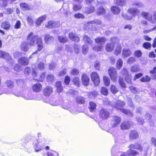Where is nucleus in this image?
<instances>
[{
  "instance_id": "obj_17",
  "label": "nucleus",
  "mask_w": 156,
  "mask_h": 156,
  "mask_svg": "<svg viewBox=\"0 0 156 156\" xmlns=\"http://www.w3.org/2000/svg\"><path fill=\"white\" fill-rule=\"evenodd\" d=\"M19 63L23 66L27 65L29 62V60L25 57H22L18 60Z\"/></svg>"
},
{
  "instance_id": "obj_15",
  "label": "nucleus",
  "mask_w": 156,
  "mask_h": 156,
  "mask_svg": "<svg viewBox=\"0 0 156 156\" xmlns=\"http://www.w3.org/2000/svg\"><path fill=\"white\" fill-rule=\"evenodd\" d=\"M53 92L52 87L48 86L43 90V93L44 95L46 97L49 96Z\"/></svg>"
},
{
  "instance_id": "obj_64",
  "label": "nucleus",
  "mask_w": 156,
  "mask_h": 156,
  "mask_svg": "<svg viewBox=\"0 0 156 156\" xmlns=\"http://www.w3.org/2000/svg\"><path fill=\"white\" fill-rule=\"evenodd\" d=\"M27 20L28 22L29 25L30 26H31L34 23V21L31 17H28L27 18Z\"/></svg>"
},
{
  "instance_id": "obj_25",
  "label": "nucleus",
  "mask_w": 156,
  "mask_h": 156,
  "mask_svg": "<svg viewBox=\"0 0 156 156\" xmlns=\"http://www.w3.org/2000/svg\"><path fill=\"white\" fill-rule=\"evenodd\" d=\"M96 105L93 101H90L89 103V108L90 112H94L96 110Z\"/></svg>"
},
{
  "instance_id": "obj_37",
  "label": "nucleus",
  "mask_w": 156,
  "mask_h": 156,
  "mask_svg": "<svg viewBox=\"0 0 156 156\" xmlns=\"http://www.w3.org/2000/svg\"><path fill=\"white\" fill-rule=\"evenodd\" d=\"M76 101L77 103L79 104H83L85 102L84 98L82 97L79 96L76 98Z\"/></svg>"
},
{
  "instance_id": "obj_50",
  "label": "nucleus",
  "mask_w": 156,
  "mask_h": 156,
  "mask_svg": "<svg viewBox=\"0 0 156 156\" xmlns=\"http://www.w3.org/2000/svg\"><path fill=\"white\" fill-rule=\"evenodd\" d=\"M101 94L105 96L107 95L108 94V90L105 87H102L101 90Z\"/></svg>"
},
{
  "instance_id": "obj_52",
  "label": "nucleus",
  "mask_w": 156,
  "mask_h": 156,
  "mask_svg": "<svg viewBox=\"0 0 156 156\" xmlns=\"http://www.w3.org/2000/svg\"><path fill=\"white\" fill-rule=\"evenodd\" d=\"M131 71L132 72H137L139 71V68L137 65H134L131 67Z\"/></svg>"
},
{
  "instance_id": "obj_54",
  "label": "nucleus",
  "mask_w": 156,
  "mask_h": 156,
  "mask_svg": "<svg viewBox=\"0 0 156 156\" xmlns=\"http://www.w3.org/2000/svg\"><path fill=\"white\" fill-rule=\"evenodd\" d=\"M123 62L121 58L118 59L117 62V67L118 69H119L122 66Z\"/></svg>"
},
{
  "instance_id": "obj_40",
  "label": "nucleus",
  "mask_w": 156,
  "mask_h": 156,
  "mask_svg": "<svg viewBox=\"0 0 156 156\" xmlns=\"http://www.w3.org/2000/svg\"><path fill=\"white\" fill-rule=\"evenodd\" d=\"M132 5L137 8H141L143 7V4L140 1H136L132 3Z\"/></svg>"
},
{
  "instance_id": "obj_41",
  "label": "nucleus",
  "mask_w": 156,
  "mask_h": 156,
  "mask_svg": "<svg viewBox=\"0 0 156 156\" xmlns=\"http://www.w3.org/2000/svg\"><path fill=\"white\" fill-rule=\"evenodd\" d=\"M104 83L105 85L106 86H108L110 83V79L108 77L106 76H104L103 77Z\"/></svg>"
},
{
  "instance_id": "obj_44",
  "label": "nucleus",
  "mask_w": 156,
  "mask_h": 156,
  "mask_svg": "<svg viewBox=\"0 0 156 156\" xmlns=\"http://www.w3.org/2000/svg\"><path fill=\"white\" fill-rule=\"evenodd\" d=\"M58 38L59 41L61 43H65L67 42L68 40L67 37L62 36H58Z\"/></svg>"
},
{
  "instance_id": "obj_39",
  "label": "nucleus",
  "mask_w": 156,
  "mask_h": 156,
  "mask_svg": "<svg viewBox=\"0 0 156 156\" xmlns=\"http://www.w3.org/2000/svg\"><path fill=\"white\" fill-rule=\"evenodd\" d=\"M23 97L26 100H31L32 98L31 93L28 91H27V93L23 95Z\"/></svg>"
},
{
  "instance_id": "obj_5",
  "label": "nucleus",
  "mask_w": 156,
  "mask_h": 156,
  "mask_svg": "<svg viewBox=\"0 0 156 156\" xmlns=\"http://www.w3.org/2000/svg\"><path fill=\"white\" fill-rule=\"evenodd\" d=\"M110 113L109 111L105 108H101L99 111L100 118L103 119H106L109 116Z\"/></svg>"
},
{
  "instance_id": "obj_56",
  "label": "nucleus",
  "mask_w": 156,
  "mask_h": 156,
  "mask_svg": "<svg viewBox=\"0 0 156 156\" xmlns=\"http://www.w3.org/2000/svg\"><path fill=\"white\" fill-rule=\"evenodd\" d=\"M38 67L40 70H42L44 69V64L43 62H40L38 65Z\"/></svg>"
},
{
  "instance_id": "obj_23",
  "label": "nucleus",
  "mask_w": 156,
  "mask_h": 156,
  "mask_svg": "<svg viewBox=\"0 0 156 156\" xmlns=\"http://www.w3.org/2000/svg\"><path fill=\"white\" fill-rule=\"evenodd\" d=\"M111 10L114 14H118L120 13V9L117 6H113L111 8Z\"/></svg>"
},
{
  "instance_id": "obj_4",
  "label": "nucleus",
  "mask_w": 156,
  "mask_h": 156,
  "mask_svg": "<svg viewBox=\"0 0 156 156\" xmlns=\"http://www.w3.org/2000/svg\"><path fill=\"white\" fill-rule=\"evenodd\" d=\"M91 79L95 86H98L100 83L99 76L97 73L93 72L91 75Z\"/></svg>"
},
{
  "instance_id": "obj_33",
  "label": "nucleus",
  "mask_w": 156,
  "mask_h": 156,
  "mask_svg": "<svg viewBox=\"0 0 156 156\" xmlns=\"http://www.w3.org/2000/svg\"><path fill=\"white\" fill-rule=\"evenodd\" d=\"M127 154L129 156H135L139 154V153L136 151L129 149L126 152Z\"/></svg>"
},
{
  "instance_id": "obj_3",
  "label": "nucleus",
  "mask_w": 156,
  "mask_h": 156,
  "mask_svg": "<svg viewBox=\"0 0 156 156\" xmlns=\"http://www.w3.org/2000/svg\"><path fill=\"white\" fill-rule=\"evenodd\" d=\"M33 33L31 32L27 37V41L30 46H34L36 44L39 38L41 37L37 35L33 36Z\"/></svg>"
},
{
  "instance_id": "obj_58",
  "label": "nucleus",
  "mask_w": 156,
  "mask_h": 156,
  "mask_svg": "<svg viewBox=\"0 0 156 156\" xmlns=\"http://www.w3.org/2000/svg\"><path fill=\"white\" fill-rule=\"evenodd\" d=\"M70 81V79L69 76H66L64 79V83L65 84L68 85H69Z\"/></svg>"
},
{
  "instance_id": "obj_47",
  "label": "nucleus",
  "mask_w": 156,
  "mask_h": 156,
  "mask_svg": "<svg viewBox=\"0 0 156 156\" xmlns=\"http://www.w3.org/2000/svg\"><path fill=\"white\" fill-rule=\"evenodd\" d=\"M126 2V0H116L115 3L118 5L122 6L125 5Z\"/></svg>"
},
{
  "instance_id": "obj_10",
  "label": "nucleus",
  "mask_w": 156,
  "mask_h": 156,
  "mask_svg": "<svg viewBox=\"0 0 156 156\" xmlns=\"http://www.w3.org/2000/svg\"><path fill=\"white\" fill-rule=\"evenodd\" d=\"M121 118L117 116L113 117L112 121V127H115L117 126L121 121Z\"/></svg>"
},
{
  "instance_id": "obj_55",
  "label": "nucleus",
  "mask_w": 156,
  "mask_h": 156,
  "mask_svg": "<svg viewBox=\"0 0 156 156\" xmlns=\"http://www.w3.org/2000/svg\"><path fill=\"white\" fill-rule=\"evenodd\" d=\"M121 72L124 77L129 75L128 71L126 68L123 69Z\"/></svg>"
},
{
  "instance_id": "obj_30",
  "label": "nucleus",
  "mask_w": 156,
  "mask_h": 156,
  "mask_svg": "<svg viewBox=\"0 0 156 156\" xmlns=\"http://www.w3.org/2000/svg\"><path fill=\"white\" fill-rule=\"evenodd\" d=\"M55 86L56 87L57 92L58 93L61 92L63 90L61 82L60 81L57 82L55 83Z\"/></svg>"
},
{
  "instance_id": "obj_34",
  "label": "nucleus",
  "mask_w": 156,
  "mask_h": 156,
  "mask_svg": "<svg viewBox=\"0 0 156 156\" xmlns=\"http://www.w3.org/2000/svg\"><path fill=\"white\" fill-rule=\"evenodd\" d=\"M21 49L24 51H27L29 49V44L26 42H23L21 45Z\"/></svg>"
},
{
  "instance_id": "obj_53",
  "label": "nucleus",
  "mask_w": 156,
  "mask_h": 156,
  "mask_svg": "<svg viewBox=\"0 0 156 156\" xmlns=\"http://www.w3.org/2000/svg\"><path fill=\"white\" fill-rule=\"evenodd\" d=\"M134 55L137 58L140 57L142 55V53L140 50L136 51L134 53Z\"/></svg>"
},
{
  "instance_id": "obj_32",
  "label": "nucleus",
  "mask_w": 156,
  "mask_h": 156,
  "mask_svg": "<svg viewBox=\"0 0 156 156\" xmlns=\"http://www.w3.org/2000/svg\"><path fill=\"white\" fill-rule=\"evenodd\" d=\"M10 24L8 21L2 23L1 24V27L5 30H8L10 29Z\"/></svg>"
},
{
  "instance_id": "obj_51",
  "label": "nucleus",
  "mask_w": 156,
  "mask_h": 156,
  "mask_svg": "<svg viewBox=\"0 0 156 156\" xmlns=\"http://www.w3.org/2000/svg\"><path fill=\"white\" fill-rule=\"evenodd\" d=\"M103 45H96L93 48V49L95 51H101Z\"/></svg>"
},
{
  "instance_id": "obj_13",
  "label": "nucleus",
  "mask_w": 156,
  "mask_h": 156,
  "mask_svg": "<svg viewBox=\"0 0 156 156\" xmlns=\"http://www.w3.org/2000/svg\"><path fill=\"white\" fill-rule=\"evenodd\" d=\"M128 12L130 14L132 15L133 16H135L137 15L140 12L139 10L134 7L128 9Z\"/></svg>"
},
{
  "instance_id": "obj_38",
  "label": "nucleus",
  "mask_w": 156,
  "mask_h": 156,
  "mask_svg": "<svg viewBox=\"0 0 156 156\" xmlns=\"http://www.w3.org/2000/svg\"><path fill=\"white\" fill-rule=\"evenodd\" d=\"M20 6L21 9L24 10H29L30 9V7L27 3L22 2L20 4Z\"/></svg>"
},
{
  "instance_id": "obj_26",
  "label": "nucleus",
  "mask_w": 156,
  "mask_h": 156,
  "mask_svg": "<svg viewBox=\"0 0 156 156\" xmlns=\"http://www.w3.org/2000/svg\"><path fill=\"white\" fill-rule=\"evenodd\" d=\"M36 44L38 48L37 50V51L38 52V51H41L43 47L42 40L41 37L39 38Z\"/></svg>"
},
{
  "instance_id": "obj_22",
  "label": "nucleus",
  "mask_w": 156,
  "mask_h": 156,
  "mask_svg": "<svg viewBox=\"0 0 156 156\" xmlns=\"http://www.w3.org/2000/svg\"><path fill=\"white\" fill-rule=\"evenodd\" d=\"M46 18L45 15L43 16L38 18L35 21V23L37 26H40L43 20Z\"/></svg>"
},
{
  "instance_id": "obj_16",
  "label": "nucleus",
  "mask_w": 156,
  "mask_h": 156,
  "mask_svg": "<svg viewBox=\"0 0 156 156\" xmlns=\"http://www.w3.org/2000/svg\"><path fill=\"white\" fill-rule=\"evenodd\" d=\"M101 23V20H95L90 22L87 23V24L89 25H91L90 26L93 29H94L95 30H97L96 28H93V26L95 25H100Z\"/></svg>"
},
{
  "instance_id": "obj_21",
  "label": "nucleus",
  "mask_w": 156,
  "mask_h": 156,
  "mask_svg": "<svg viewBox=\"0 0 156 156\" xmlns=\"http://www.w3.org/2000/svg\"><path fill=\"white\" fill-rule=\"evenodd\" d=\"M5 84L9 88V90H11L14 87V82L10 80H7L5 82ZM6 90H8L6 89Z\"/></svg>"
},
{
  "instance_id": "obj_9",
  "label": "nucleus",
  "mask_w": 156,
  "mask_h": 156,
  "mask_svg": "<svg viewBox=\"0 0 156 156\" xmlns=\"http://www.w3.org/2000/svg\"><path fill=\"white\" fill-rule=\"evenodd\" d=\"M34 144V148L36 152H38L41 151L43 148V147L41 145V144L40 139H38L35 141Z\"/></svg>"
},
{
  "instance_id": "obj_35",
  "label": "nucleus",
  "mask_w": 156,
  "mask_h": 156,
  "mask_svg": "<svg viewBox=\"0 0 156 156\" xmlns=\"http://www.w3.org/2000/svg\"><path fill=\"white\" fill-rule=\"evenodd\" d=\"M138 136L139 135L136 131L132 130L130 133L129 136L130 139H136L137 138Z\"/></svg>"
},
{
  "instance_id": "obj_57",
  "label": "nucleus",
  "mask_w": 156,
  "mask_h": 156,
  "mask_svg": "<svg viewBox=\"0 0 156 156\" xmlns=\"http://www.w3.org/2000/svg\"><path fill=\"white\" fill-rule=\"evenodd\" d=\"M54 79V76L53 75L50 74L47 76V80L48 82H51Z\"/></svg>"
},
{
  "instance_id": "obj_20",
  "label": "nucleus",
  "mask_w": 156,
  "mask_h": 156,
  "mask_svg": "<svg viewBox=\"0 0 156 156\" xmlns=\"http://www.w3.org/2000/svg\"><path fill=\"white\" fill-rule=\"evenodd\" d=\"M42 85L39 83H36L32 87L33 91L35 92H40L41 90Z\"/></svg>"
},
{
  "instance_id": "obj_61",
  "label": "nucleus",
  "mask_w": 156,
  "mask_h": 156,
  "mask_svg": "<svg viewBox=\"0 0 156 156\" xmlns=\"http://www.w3.org/2000/svg\"><path fill=\"white\" fill-rule=\"evenodd\" d=\"M126 82L129 84H131V77L130 75L124 77Z\"/></svg>"
},
{
  "instance_id": "obj_60",
  "label": "nucleus",
  "mask_w": 156,
  "mask_h": 156,
  "mask_svg": "<svg viewBox=\"0 0 156 156\" xmlns=\"http://www.w3.org/2000/svg\"><path fill=\"white\" fill-rule=\"evenodd\" d=\"M128 103L129 105L131 108H134V106L133 104L132 99L130 98H129L128 99Z\"/></svg>"
},
{
  "instance_id": "obj_1",
  "label": "nucleus",
  "mask_w": 156,
  "mask_h": 156,
  "mask_svg": "<svg viewBox=\"0 0 156 156\" xmlns=\"http://www.w3.org/2000/svg\"><path fill=\"white\" fill-rule=\"evenodd\" d=\"M125 104L126 103L124 101L118 100L116 102H115L113 105H112V106L116 109L120 111L121 112L128 115V116L132 117L133 115V114L130 110L122 108L124 106Z\"/></svg>"
},
{
  "instance_id": "obj_45",
  "label": "nucleus",
  "mask_w": 156,
  "mask_h": 156,
  "mask_svg": "<svg viewBox=\"0 0 156 156\" xmlns=\"http://www.w3.org/2000/svg\"><path fill=\"white\" fill-rule=\"evenodd\" d=\"M142 46L146 49H150L151 47V44L150 42H146L143 44Z\"/></svg>"
},
{
  "instance_id": "obj_14",
  "label": "nucleus",
  "mask_w": 156,
  "mask_h": 156,
  "mask_svg": "<svg viewBox=\"0 0 156 156\" xmlns=\"http://www.w3.org/2000/svg\"><path fill=\"white\" fill-rule=\"evenodd\" d=\"M0 58L5 59L8 60L11 59V56L7 52L1 50L0 51Z\"/></svg>"
},
{
  "instance_id": "obj_11",
  "label": "nucleus",
  "mask_w": 156,
  "mask_h": 156,
  "mask_svg": "<svg viewBox=\"0 0 156 156\" xmlns=\"http://www.w3.org/2000/svg\"><path fill=\"white\" fill-rule=\"evenodd\" d=\"M141 16L145 19L149 21L151 23H154V21L153 20L152 16L150 15L148 12H143L141 13Z\"/></svg>"
},
{
  "instance_id": "obj_8",
  "label": "nucleus",
  "mask_w": 156,
  "mask_h": 156,
  "mask_svg": "<svg viewBox=\"0 0 156 156\" xmlns=\"http://www.w3.org/2000/svg\"><path fill=\"white\" fill-rule=\"evenodd\" d=\"M108 73L111 80L113 81H115L117 78V74L115 69L113 68H110L108 70Z\"/></svg>"
},
{
  "instance_id": "obj_36",
  "label": "nucleus",
  "mask_w": 156,
  "mask_h": 156,
  "mask_svg": "<svg viewBox=\"0 0 156 156\" xmlns=\"http://www.w3.org/2000/svg\"><path fill=\"white\" fill-rule=\"evenodd\" d=\"M95 10L94 7L91 6L89 7H86L84 10L85 12L87 14H90L93 12Z\"/></svg>"
},
{
  "instance_id": "obj_27",
  "label": "nucleus",
  "mask_w": 156,
  "mask_h": 156,
  "mask_svg": "<svg viewBox=\"0 0 156 156\" xmlns=\"http://www.w3.org/2000/svg\"><path fill=\"white\" fill-rule=\"evenodd\" d=\"M122 54L123 57L126 58L131 55V51L129 49L125 48L123 50Z\"/></svg>"
},
{
  "instance_id": "obj_6",
  "label": "nucleus",
  "mask_w": 156,
  "mask_h": 156,
  "mask_svg": "<svg viewBox=\"0 0 156 156\" xmlns=\"http://www.w3.org/2000/svg\"><path fill=\"white\" fill-rule=\"evenodd\" d=\"M59 26V23L57 21L50 20L47 22L45 25L46 27L51 29L54 28H57Z\"/></svg>"
},
{
  "instance_id": "obj_43",
  "label": "nucleus",
  "mask_w": 156,
  "mask_h": 156,
  "mask_svg": "<svg viewBox=\"0 0 156 156\" xmlns=\"http://www.w3.org/2000/svg\"><path fill=\"white\" fill-rule=\"evenodd\" d=\"M119 82L120 86L123 88H125L126 87V85L124 82L123 78L122 77H119Z\"/></svg>"
},
{
  "instance_id": "obj_18",
  "label": "nucleus",
  "mask_w": 156,
  "mask_h": 156,
  "mask_svg": "<svg viewBox=\"0 0 156 156\" xmlns=\"http://www.w3.org/2000/svg\"><path fill=\"white\" fill-rule=\"evenodd\" d=\"M130 126V122L129 121H125L121 125V129L122 130L128 129Z\"/></svg>"
},
{
  "instance_id": "obj_2",
  "label": "nucleus",
  "mask_w": 156,
  "mask_h": 156,
  "mask_svg": "<svg viewBox=\"0 0 156 156\" xmlns=\"http://www.w3.org/2000/svg\"><path fill=\"white\" fill-rule=\"evenodd\" d=\"M83 41L85 42V44L82 47V53L83 55L87 54L88 51V47L87 44L91 45L93 42L92 40L87 35H84L83 37Z\"/></svg>"
},
{
  "instance_id": "obj_28",
  "label": "nucleus",
  "mask_w": 156,
  "mask_h": 156,
  "mask_svg": "<svg viewBox=\"0 0 156 156\" xmlns=\"http://www.w3.org/2000/svg\"><path fill=\"white\" fill-rule=\"evenodd\" d=\"M115 46V43L114 42H112V43H108L106 46V49L107 51H111L113 49Z\"/></svg>"
},
{
  "instance_id": "obj_48",
  "label": "nucleus",
  "mask_w": 156,
  "mask_h": 156,
  "mask_svg": "<svg viewBox=\"0 0 156 156\" xmlns=\"http://www.w3.org/2000/svg\"><path fill=\"white\" fill-rule=\"evenodd\" d=\"M135 149L138 150L140 151H142L143 150V147L138 143L135 144Z\"/></svg>"
},
{
  "instance_id": "obj_49",
  "label": "nucleus",
  "mask_w": 156,
  "mask_h": 156,
  "mask_svg": "<svg viewBox=\"0 0 156 156\" xmlns=\"http://www.w3.org/2000/svg\"><path fill=\"white\" fill-rule=\"evenodd\" d=\"M121 47L120 45H119L116 48L115 51L114 52V54L116 55H119L121 52Z\"/></svg>"
},
{
  "instance_id": "obj_46",
  "label": "nucleus",
  "mask_w": 156,
  "mask_h": 156,
  "mask_svg": "<svg viewBox=\"0 0 156 156\" xmlns=\"http://www.w3.org/2000/svg\"><path fill=\"white\" fill-rule=\"evenodd\" d=\"M105 12V10L102 6H101L98 9L97 11V14L98 15H100L104 14Z\"/></svg>"
},
{
  "instance_id": "obj_7",
  "label": "nucleus",
  "mask_w": 156,
  "mask_h": 156,
  "mask_svg": "<svg viewBox=\"0 0 156 156\" xmlns=\"http://www.w3.org/2000/svg\"><path fill=\"white\" fill-rule=\"evenodd\" d=\"M16 82L17 86L20 88L24 89L27 88V85L24 79H16Z\"/></svg>"
},
{
  "instance_id": "obj_29",
  "label": "nucleus",
  "mask_w": 156,
  "mask_h": 156,
  "mask_svg": "<svg viewBox=\"0 0 156 156\" xmlns=\"http://www.w3.org/2000/svg\"><path fill=\"white\" fill-rule=\"evenodd\" d=\"M54 40V37L48 34H45L44 36V41L47 44L49 43Z\"/></svg>"
},
{
  "instance_id": "obj_24",
  "label": "nucleus",
  "mask_w": 156,
  "mask_h": 156,
  "mask_svg": "<svg viewBox=\"0 0 156 156\" xmlns=\"http://www.w3.org/2000/svg\"><path fill=\"white\" fill-rule=\"evenodd\" d=\"M95 40L97 43L100 44V45H102L104 44L106 39L105 37H97Z\"/></svg>"
},
{
  "instance_id": "obj_62",
  "label": "nucleus",
  "mask_w": 156,
  "mask_h": 156,
  "mask_svg": "<svg viewBox=\"0 0 156 156\" xmlns=\"http://www.w3.org/2000/svg\"><path fill=\"white\" fill-rule=\"evenodd\" d=\"M111 90L112 93L114 94L116 93L118 91L116 88L113 85H111Z\"/></svg>"
},
{
  "instance_id": "obj_31",
  "label": "nucleus",
  "mask_w": 156,
  "mask_h": 156,
  "mask_svg": "<svg viewBox=\"0 0 156 156\" xmlns=\"http://www.w3.org/2000/svg\"><path fill=\"white\" fill-rule=\"evenodd\" d=\"M7 91L9 92V94H12L17 97L20 96L21 95V92L19 91L16 90V89H12L11 90H7Z\"/></svg>"
},
{
  "instance_id": "obj_12",
  "label": "nucleus",
  "mask_w": 156,
  "mask_h": 156,
  "mask_svg": "<svg viewBox=\"0 0 156 156\" xmlns=\"http://www.w3.org/2000/svg\"><path fill=\"white\" fill-rule=\"evenodd\" d=\"M90 79L87 75L83 74L82 76V83L85 86H87L89 84Z\"/></svg>"
},
{
  "instance_id": "obj_19",
  "label": "nucleus",
  "mask_w": 156,
  "mask_h": 156,
  "mask_svg": "<svg viewBox=\"0 0 156 156\" xmlns=\"http://www.w3.org/2000/svg\"><path fill=\"white\" fill-rule=\"evenodd\" d=\"M69 36L70 39L73 41L78 42L80 40L79 37L75 36V34L73 33H70Z\"/></svg>"
},
{
  "instance_id": "obj_63",
  "label": "nucleus",
  "mask_w": 156,
  "mask_h": 156,
  "mask_svg": "<svg viewBox=\"0 0 156 156\" xmlns=\"http://www.w3.org/2000/svg\"><path fill=\"white\" fill-rule=\"evenodd\" d=\"M82 5H74L73 6V9L74 11H78L82 8Z\"/></svg>"
},
{
  "instance_id": "obj_42",
  "label": "nucleus",
  "mask_w": 156,
  "mask_h": 156,
  "mask_svg": "<svg viewBox=\"0 0 156 156\" xmlns=\"http://www.w3.org/2000/svg\"><path fill=\"white\" fill-rule=\"evenodd\" d=\"M151 80V77L147 75L145 77H143L140 79V81L142 82H149Z\"/></svg>"
},
{
  "instance_id": "obj_59",
  "label": "nucleus",
  "mask_w": 156,
  "mask_h": 156,
  "mask_svg": "<svg viewBox=\"0 0 156 156\" xmlns=\"http://www.w3.org/2000/svg\"><path fill=\"white\" fill-rule=\"evenodd\" d=\"M9 93V91H7V90H6V89H3L2 87H0V95L3 93L8 94Z\"/></svg>"
}]
</instances>
